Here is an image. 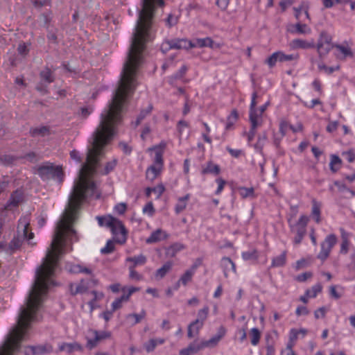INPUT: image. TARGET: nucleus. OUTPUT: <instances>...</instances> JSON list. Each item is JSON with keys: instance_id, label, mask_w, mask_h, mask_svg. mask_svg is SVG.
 <instances>
[{"instance_id": "nucleus-1", "label": "nucleus", "mask_w": 355, "mask_h": 355, "mask_svg": "<svg viewBox=\"0 0 355 355\" xmlns=\"http://www.w3.org/2000/svg\"><path fill=\"white\" fill-rule=\"evenodd\" d=\"M155 2L159 6L164 4V0H142V8L139 12L117 88L108 108L101 115L100 123L92 135V141H110L116 133V126L122 120L121 113L137 87L136 77L143 62L146 43L150 40V32Z\"/></svg>"}, {"instance_id": "nucleus-2", "label": "nucleus", "mask_w": 355, "mask_h": 355, "mask_svg": "<svg viewBox=\"0 0 355 355\" xmlns=\"http://www.w3.org/2000/svg\"><path fill=\"white\" fill-rule=\"evenodd\" d=\"M44 295H28L26 306H22L15 325L10 329L3 345L0 347V355H14L21 347V343L26 339L31 322L37 320V312L42 303Z\"/></svg>"}, {"instance_id": "nucleus-3", "label": "nucleus", "mask_w": 355, "mask_h": 355, "mask_svg": "<svg viewBox=\"0 0 355 355\" xmlns=\"http://www.w3.org/2000/svg\"><path fill=\"white\" fill-rule=\"evenodd\" d=\"M37 174L43 180L50 179L57 180L60 183L63 181L64 173L60 166H54L53 164L46 162L37 168Z\"/></svg>"}, {"instance_id": "nucleus-4", "label": "nucleus", "mask_w": 355, "mask_h": 355, "mask_svg": "<svg viewBox=\"0 0 355 355\" xmlns=\"http://www.w3.org/2000/svg\"><path fill=\"white\" fill-rule=\"evenodd\" d=\"M309 221V218L306 215H301L295 225L291 224V220H288L291 231L295 233V236L293 239V243L295 245H299L302 243L306 234V226Z\"/></svg>"}, {"instance_id": "nucleus-5", "label": "nucleus", "mask_w": 355, "mask_h": 355, "mask_svg": "<svg viewBox=\"0 0 355 355\" xmlns=\"http://www.w3.org/2000/svg\"><path fill=\"white\" fill-rule=\"evenodd\" d=\"M209 309L207 306H204L200 309L198 312V318L191 322L187 329V336L189 338H193V329L196 326V334H199L200 329H201L204 325L205 321L207 320L209 314Z\"/></svg>"}, {"instance_id": "nucleus-6", "label": "nucleus", "mask_w": 355, "mask_h": 355, "mask_svg": "<svg viewBox=\"0 0 355 355\" xmlns=\"http://www.w3.org/2000/svg\"><path fill=\"white\" fill-rule=\"evenodd\" d=\"M191 49V40L185 38H175L164 41L161 46V50L165 53L170 49Z\"/></svg>"}, {"instance_id": "nucleus-7", "label": "nucleus", "mask_w": 355, "mask_h": 355, "mask_svg": "<svg viewBox=\"0 0 355 355\" xmlns=\"http://www.w3.org/2000/svg\"><path fill=\"white\" fill-rule=\"evenodd\" d=\"M337 243V237L334 234H329L321 243V250L318 254V259L325 261L329 256L333 247Z\"/></svg>"}, {"instance_id": "nucleus-8", "label": "nucleus", "mask_w": 355, "mask_h": 355, "mask_svg": "<svg viewBox=\"0 0 355 355\" xmlns=\"http://www.w3.org/2000/svg\"><path fill=\"white\" fill-rule=\"evenodd\" d=\"M257 98V92H254L252 94V100L250 107L249 111V119L251 123V128L255 129L259 126H261L262 123L261 116L259 115L258 110L256 108L257 101L256 98Z\"/></svg>"}, {"instance_id": "nucleus-9", "label": "nucleus", "mask_w": 355, "mask_h": 355, "mask_svg": "<svg viewBox=\"0 0 355 355\" xmlns=\"http://www.w3.org/2000/svg\"><path fill=\"white\" fill-rule=\"evenodd\" d=\"M139 291V288L131 286L126 289V288H123V295L116 299L112 303V311H115L116 310L120 309L122 306V303L123 302L128 301L130 297L134 293Z\"/></svg>"}, {"instance_id": "nucleus-10", "label": "nucleus", "mask_w": 355, "mask_h": 355, "mask_svg": "<svg viewBox=\"0 0 355 355\" xmlns=\"http://www.w3.org/2000/svg\"><path fill=\"white\" fill-rule=\"evenodd\" d=\"M226 334V329L224 327L221 326L218 329L217 334L207 340L201 341L202 346L205 347H216L219 341L225 336Z\"/></svg>"}, {"instance_id": "nucleus-11", "label": "nucleus", "mask_w": 355, "mask_h": 355, "mask_svg": "<svg viewBox=\"0 0 355 355\" xmlns=\"http://www.w3.org/2000/svg\"><path fill=\"white\" fill-rule=\"evenodd\" d=\"M24 198V193L20 189H17L13 191L10 197L5 205V209L9 210L11 209L12 207H16L19 205V204L22 202Z\"/></svg>"}, {"instance_id": "nucleus-12", "label": "nucleus", "mask_w": 355, "mask_h": 355, "mask_svg": "<svg viewBox=\"0 0 355 355\" xmlns=\"http://www.w3.org/2000/svg\"><path fill=\"white\" fill-rule=\"evenodd\" d=\"M24 242V239L19 233V230L17 231V234L15 235L12 239L8 243V247L6 249V252L8 254H12L16 251L20 250Z\"/></svg>"}, {"instance_id": "nucleus-13", "label": "nucleus", "mask_w": 355, "mask_h": 355, "mask_svg": "<svg viewBox=\"0 0 355 355\" xmlns=\"http://www.w3.org/2000/svg\"><path fill=\"white\" fill-rule=\"evenodd\" d=\"M107 224V227L110 229L113 234H126V230L124 225L119 219L112 216H110L109 222Z\"/></svg>"}, {"instance_id": "nucleus-14", "label": "nucleus", "mask_w": 355, "mask_h": 355, "mask_svg": "<svg viewBox=\"0 0 355 355\" xmlns=\"http://www.w3.org/2000/svg\"><path fill=\"white\" fill-rule=\"evenodd\" d=\"M289 46L292 49H308L314 48L315 46V43L313 40L309 42V41H307L305 40L297 38V39L293 40L290 42Z\"/></svg>"}, {"instance_id": "nucleus-15", "label": "nucleus", "mask_w": 355, "mask_h": 355, "mask_svg": "<svg viewBox=\"0 0 355 355\" xmlns=\"http://www.w3.org/2000/svg\"><path fill=\"white\" fill-rule=\"evenodd\" d=\"M220 171L219 165L214 164L212 161H209L202 166L201 174H211L216 176L220 173Z\"/></svg>"}, {"instance_id": "nucleus-16", "label": "nucleus", "mask_w": 355, "mask_h": 355, "mask_svg": "<svg viewBox=\"0 0 355 355\" xmlns=\"http://www.w3.org/2000/svg\"><path fill=\"white\" fill-rule=\"evenodd\" d=\"M165 146L166 144L164 143H161L159 146H156L151 148V150L155 151L154 164L153 165L163 168V155Z\"/></svg>"}, {"instance_id": "nucleus-17", "label": "nucleus", "mask_w": 355, "mask_h": 355, "mask_svg": "<svg viewBox=\"0 0 355 355\" xmlns=\"http://www.w3.org/2000/svg\"><path fill=\"white\" fill-rule=\"evenodd\" d=\"M29 223L26 222H22L21 220L18 224L17 229L19 230L21 228L22 234H21L24 240H26L29 245L32 246L35 245V243H32L31 241L34 238V234L33 232H28Z\"/></svg>"}, {"instance_id": "nucleus-18", "label": "nucleus", "mask_w": 355, "mask_h": 355, "mask_svg": "<svg viewBox=\"0 0 355 355\" xmlns=\"http://www.w3.org/2000/svg\"><path fill=\"white\" fill-rule=\"evenodd\" d=\"M203 349L201 342L197 340L190 343L187 347L182 349L180 351V355H193L197 354Z\"/></svg>"}, {"instance_id": "nucleus-19", "label": "nucleus", "mask_w": 355, "mask_h": 355, "mask_svg": "<svg viewBox=\"0 0 355 355\" xmlns=\"http://www.w3.org/2000/svg\"><path fill=\"white\" fill-rule=\"evenodd\" d=\"M214 42L211 37H207L205 38H197L191 41V48L195 47H209L214 48Z\"/></svg>"}, {"instance_id": "nucleus-20", "label": "nucleus", "mask_w": 355, "mask_h": 355, "mask_svg": "<svg viewBox=\"0 0 355 355\" xmlns=\"http://www.w3.org/2000/svg\"><path fill=\"white\" fill-rule=\"evenodd\" d=\"M340 232L341 234L342 242L340 244V253L342 254H346L349 252V234L347 232L344 228H340Z\"/></svg>"}, {"instance_id": "nucleus-21", "label": "nucleus", "mask_w": 355, "mask_h": 355, "mask_svg": "<svg viewBox=\"0 0 355 355\" xmlns=\"http://www.w3.org/2000/svg\"><path fill=\"white\" fill-rule=\"evenodd\" d=\"M334 46L341 53L342 56L340 57V59L344 60L347 58H354V53L352 49L348 46L347 42H345L342 44H336Z\"/></svg>"}, {"instance_id": "nucleus-22", "label": "nucleus", "mask_w": 355, "mask_h": 355, "mask_svg": "<svg viewBox=\"0 0 355 355\" xmlns=\"http://www.w3.org/2000/svg\"><path fill=\"white\" fill-rule=\"evenodd\" d=\"M312 209H311V216L313 218L317 223H320L321 221V202L317 201L315 199H313L311 201Z\"/></svg>"}, {"instance_id": "nucleus-23", "label": "nucleus", "mask_w": 355, "mask_h": 355, "mask_svg": "<svg viewBox=\"0 0 355 355\" xmlns=\"http://www.w3.org/2000/svg\"><path fill=\"white\" fill-rule=\"evenodd\" d=\"M221 266L223 268L224 275L226 277L228 276L230 270H232L234 273L236 272V265L229 257H225L222 258Z\"/></svg>"}, {"instance_id": "nucleus-24", "label": "nucleus", "mask_w": 355, "mask_h": 355, "mask_svg": "<svg viewBox=\"0 0 355 355\" xmlns=\"http://www.w3.org/2000/svg\"><path fill=\"white\" fill-rule=\"evenodd\" d=\"M167 238V234L160 229H157L151 233L150 236L146 239L147 243H154Z\"/></svg>"}, {"instance_id": "nucleus-25", "label": "nucleus", "mask_w": 355, "mask_h": 355, "mask_svg": "<svg viewBox=\"0 0 355 355\" xmlns=\"http://www.w3.org/2000/svg\"><path fill=\"white\" fill-rule=\"evenodd\" d=\"M88 289L87 284L82 279L79 284H71L70 285V292L71 295H75L78 293H83Z\"/></svg>"}, {"instance_id": "nucleus-26", "label": "nucleus", "mask_w": 355, "mask_h": 355, "mask_svg": "<svg viewBox=\"0 0 355 355\" xmlns=\"http://www.w3.org/2000/svg\"><path fill=\"white\" fill-rule=\"evenodd\" d=\"M60 351H66L67 353H72L74 351H82L83 347L78 343H63L59 346Z\"/></svg>"}, {"instance_id": "nucleus-27", "label": "nucleus", "mask_w": 355, "mask_h": 355, "mask_svg": "<svg viewBox=\"0 0 355 355\" xmlns=\"http://www.w3.org/2000/svg\"><path fill=\"white\" fill-rule=\"evenodd\" d=\"M196 268L197 265H193L190 269L186 270L185 272L180 277V282H181L183 286H187L189 282H191Z\"/></svg>"}, {"instance_id": "nucleus-28", "label": "nucleus", "mask_w": 355, "mask_h": 355, "mask_svg": "<svg viewBox=\"0 0 355 355\" xmlns=\"http://www.w3.org/2000/svg\"><path fill=\"white\" fill-rule=\"evenodd\" d=\"M286 251H284L280 255L274 257L272 259L271 267H283L286 263Z\"/></svg>"}, {"instance_id": "nucleus-29", "label": "nucleus", "mask_w": 355, "mask_h": 355, "mask_svg": "<svg viewBox=\"0 0 355 355\" xmlns=\"http://www.w3.org/2000/svg\"><path fill=\"white\" fill-rule=\"evenodd\" d=\"M162 169V168L161 167L155 165H151L146 170V178L150 181H153L159 175Z\"/></svg>"}, {"instance_id": "nucleus-30", "label": "nucleus", "mask_w": 355, "mask_h": 355, "mask_svg": "<svg viewBox=\"0 0 355 355\" xmlns=\"http://www.w3.org/2000/svg\"><path fill=\"white\" fill-rule=\"evenodd\" d=\"M164 342L165 340L164 338H152L149 340L148 342L144 343V348L148 353H150L153 352L158 345H162L164 343Z\"/></svg>"}, {"instance_id": "nucleus-31", "label": "nucleus", "mask_w": 355, "mask_h": 355, "mask_svg": "<svg viewBox=\"0 0 355 355\" xmlns=\"http://www.w3.org/2000/svg\"><path fill=\"white\" fill-rule=\"evenodd\" d=\"M185 248V246L180 243H175L170 245L166 250V255L170 257H174L176 254Z\"/></svg>"}, {"instance_id": "nucleus-32", "label": "nucleus", "mask_w": 355, "mask_h": 355, "mask_svg": "<svg viewBox=\"0 0 355 355\" xmlns=\"http://www.w3.org/2000/svg\"><path fill=\"white\" fill-rule=\"evenodd\" d=\"M40 76L41 78V81L43 83L45 82L46 84H50L55 80L53 72L48 67H46L40 73Z\"/></svg>"}, {"instance_id": "nucleus-33", "label": "nucleus", "mask_w": 355, "mask_h": 355, "mask_svg": "<svg viewBox=\"0 0 355 355\" xmlns=\"http://www.w3.org/2000/svg\"><path fill=\"white\" fill-rule=\"evenodd\" d=\"M153 109V106L152 104H148V106L145 108V109H142L137 119H136V121L135 123V127H137L141 122L142 121L148 116L149 115L152 110Z\"/></svg>"}, {"instance_id": "nucleus-34", "label": "nucleus", "mask_w": 355, "mask_h": 355, "mask_svg": "<svg viewBox=\"0 0 355 355\" xmlns=\"http://www.w3.org/2000/svg\"><path fill=\"white\" fill-rule=\"evenodd\" d=\"M342 159L336 155H331L329 168L332 173H336L341 167Z\"/></svg>"}, {"instance_id": "nucleus-35", "label": "nucleus", "mask_w": 355, "mask_h": 355, "mask_svg": "<svg viewBox=\"0 0 355 355\" xmlns=\"http://www.w3.org/2000/svg\"><path fill=\"white\" fill-rule=\"evenodd\" d=\"M173 263L171 261L166 262L160 268L157 269L155 272V277L162 279L171 270Z\"/></svg>"}, {"instance_id": "nucleus-36", "label": "nucleus", "mask_w": 355, "mask_h": 355, "mask_svg": "<svg viewBox=\"0 0 355 355\" xmlns=\"http://www.w3.org/2000/svg\"><path fill=\"white\" fill-rule=\"evenodd\" d=\"M238 191L241 197L243 199L250 198H255L256 195L254 193V189L253 187H239L238 188Z\"/></svg>"}, {"instance_id": "nucleus-37", "label": "nucleus", "mask_w": 355, "mask_h": 355, "mask_svg": "<svg viewBox=\"0 0 355 355\" xmlns=\"http://www.w3.org/2000/svg\"><path fill=\"white\" fill-rule=\"evenodd\" d=\"M335 44H326L324 43H318L317 44V51L319 54L320 58H323L326 55L329 53V52L333 49L335 48Z\"/></svg>"}, {"instance_id": "nucleus-38", "label": "nucleus", "mask_w": 355, "mask_h": 355, "mask_svg": "<svg viewBox=\"0 0 355 355\" xmlns=\"http://www.w3.org/2000/svg\"><path fill=\"white\" fill-rule=\"evenodd\" d=\"M35 355H44L53 352V347L49 343L35 345Z\"/></svg>"}, {"instance_id": "nucleus-39", "label": "nucleus", "mask_w": 355, "mask_h": 355, "mask_svg": "<svg viewBox=\"0 0 355 355\" xmlns=\"http://www.w3.org/2000/svg\"><path fill=\"white\" fill-rule=\"evenodd\" d=\"M190 198V195L188 193L186 196L179 198L178 203L175 207V211L176 214H180L187 207V202Z\"/></svg>"}, {"instance_id": "nucleus-40", "label": "nucleus", "mask_w": 355, "mask_h": 355, "mask_svg": "<svg viewBox=\"0 0 355 355\" xmlns=\"http://www.w3.org/2000/svg\"><path fill=\"white\" fill-rule=\"evenodd\" d=\"M126 261L132 263L130 266L135 268L138 265H144L146 262V257L143 254H139V256L128 257Z\"/></svg>"}, {"instance_id": "nucleus-41", "label": "nucleus", "mask_w": 355, "mask_h": 355, "mask_svg": "<svg viewBox=\"0 0 355 355\" xmlns=\"http://www.w3.org/2000/svg\"><path fill=\"white\" fill-rule=\"evenodd\" d=\"M279 55L280 62L289 61H295L297 62L300 58V55L298 53L285 54L283 51H279Z\"/></svg>"}, {"instance_id": "nucleus-42", "label": "nucleus", "mask_w": 355, "mask_h": 355, "mask_svg": "<svg viewBox=\"0 0 355 355\" xmlns=\"http://www.w3.org/2000/svg\"><path fill=\"white\" fill-rule=\"evenodd\" d=\"M49 133V128L47 126H41L33 128L30 130V134L32 137H44Z\"/></svg>"}, {"instance_id": "nucleus-43", "label": "nucleus", "mask_w": 355, "mask_h": 355, "mask_svg": "<svg viewBox=\"0 0 355 355\" xmlns=\"http://www.w3.org/2000/svg\"><path fill=\"white\" fill-rule=\"evenodd\" d=\"M294 30H291V33L297 34H306L310 33L311 29L305 24L300 22L297 23L293 26Z\"/></svg>"}, {"instance_id": "nucleus-44", "label": "nucleus", "mask_w": 355, "mask_h": 355, "mask_svg": "<svg viewBox=\"0 0 355 355\" xmlns=\"http://www.w3.org/2000/svg\"><path fill=\"white\" fill-rule=\"evenodd\" d=\"M239 117L238 112L236 110H233L227 119V123L225 125L226 130H230L232 128L234 124L236 123Z\"/></svg>"}, {"instance_id": "nucleus-45", "label": "nucleus", "mask_w": 355, "mask_h": 355, "mask_svg": "<svg viewBox=\"0 0 355 355\" xmlns=\"http://www.w3.org/2000/svg\"><path fill=\"white\" fill-rule=\"evenodd\" d=\"M267 140V134L266 132H263V134L259 135L258 136L257 141L254 145V148L261 153L263 150V146L265 144L266 141Z\"/></svg>"}, {"instance_id": "nucleus-46", "label": "nucleus", "mask_w": 355, "mask_h": 355, "mask_svg": "<svg viewBox=\"0 0 355 355\" xmlns=\"http://www.w3.org/2000/svg\"><path fill=\"white\" fill-rule=\"evenodd\" d=\"M279 62V51H276L270 55L266 60V64L270 68H272L275 66L276 63Z\"/></svg>"}, {"instance_id": "nucleus-47", "label": "nucleus", "mask_w": 355, "mask_h": 355, "mask_svg": "<svg viewBox=\"0 0 355 355\" xmlns=\"http://www.w3.org/2000/svg\"><path fill=\"white\" fill-rule=\"evenodd\" d=\"M322 286L320 284H316L311 287V289L306 291V294L309 296L310 298L315 297L318 293H321Z\"/></svg>"}, {"instance_id": "nucleus-48", "label": "nucleus", "mask_w": 355, "mask_h": 355, "mask_svg": "<svg viewBox=\"0 0 355 355\" xmlns=\"http://www.w3.org/2000/svg\"><path fill=\"white\" fill-rule=\"evenodd\" d=\"M250 336L251 337V343L252 345H257L260 340L261 338V332L260 331L254 327L250 330Z\"/></svg>"}, {"instance_id": "nucleus-49", "label": "nucleus", "mask_w": 355, "mask_h": 355, "mask_svg": "<svg viewBox=\"0 0 355 355\" xmlns=\"http://www.w3.org/2000/svg\"><path fill=\"white\" fill-rule=\"evenodd\" d=\"M16 158L11 155L0 154V164L8 166L12 164Z\"/></svg>"}, {"instance_id": "nucleus-50", "label": "nucleus", "mask_w": 355, "mask_h": 355, "mask_svg": "<svg viewBox=\"0 0 355 355\" xmlns=\"http://www.w3.org/2000/svg\"><path fill=\"white\" fill-rule=\"evenodd\" d=\"M258 257V252L256 250H252L242 253V258L245 261L257 260Z\"/></svg>"}, {"instance_id": "nucleus-51", "label": "nucleus", "mask_w": 355, "mask_h": 355, "mask_svg": "<svg viewBox=\"0 0 355 355\" xmlns=\"http://www.w3.org/2000/svg\"><path fill=\"white\" fill-rule=\"evenodd\" d=\"M146 316V311L144 310H142L141 311L140 313L137 314V313H130V314H128L127 316H126V318L127 319H130V318H134L135 320L134 322H132V324H136L139 322H140V321L144 318Z\"/></svg>"}, {"instance_id": "nucleus-52", "label": "nucleus", "mask_w": 355, "mask_h": 355, "mask_svg": "<svg viewBox=\"0 0 355 355\" xmlns=\"http://www.w3.org/2000/svg\"><path fill=\"white\" fill-rule=\"evenodd\" d=\"M318 43L334 44L332 43V37L325 31H323L320 33Z\"/></svg>"}, {"instance_id": "nucleus-53", "label": "nucleus", "mask_w": 355, "mask_h": 355, "mask_svg": "<svg viewBox=\"0 0 355 355\" xmlns=\"http://www.w3.org/2000/svg\"><path fill=\"white\" fill-rule=\"evenodd\" d=\"M318 69L320 70L324 71L327 74H331L334 71H338L340 69V66L338 65L336 67H327L325 64L320 63L318 64Z\"/></svg>"}, {"instance_id": "nucleus-54", "label": "nucleus", "mask_w": 355, "mask_h": 355, "mask_svg": "<svg viewBox=\"0 0 355 355\" xmlns=\"http://www.w3.org/2000/svg\"><path fill=\"white\" fill-rule=\"evenodd\" d=\"M114 250V243L112 241L109 240L105 246L101 250V252L103 254H108L112 253Z\"/></svg>"}, {"instance_id": "nucleus-55", "label": "nucleus", "mask_w": 355, "mask_h": 355, "mask_svg": "<svg viewBox=\"0 0 355 355\" xmlns=\"http://www.w3.org/2000/svg\"><path fill=\"white\" fill-rule=\"evenodd\" d=\"M116 164H117L116 159H113L112 161L107 162L105 166L104 171L102 173V174L107 175L108 173H110L111 171H112L114 169V168L116 166Z\"/></svg>"}, {"instance_id": "nucleus-56", "label": "nucleus", "mask_w": 355, "mask_h": 355, "mask_svg": "<svg viewBox=\"0 0 355 355\" xmlns=\"http://www.w3.org/2000/svg\"><path fill=\"white\" fill-rule=\"evenodd\" d=\"M187 69H188L186 65L182 66L181 68L173 75L172 78L174 80L181 79L186 74Z\"/></svg>"}, {"instance_id": "nucleus-57", "label": "nucleus", "mask_w": 355, "mask_h": 355, "mask_svg": "<svg viewBox=\"0 0 355 355\" xmlns=\"http://www.w3.org/2000/svg\"><path fill=\"white\" fill-rule=\"evenodd\" d=\"M134 266H129V277L132 279H135L137 281H140L143 279V276L139 274L135 270Z\"/></svg>"}, {"instance_id": "nucleus-58", "label": "nucleus", "mask_w": 355, "mask_h": 355, "mask_svg": "<svg viewBox=\"0 0 355 355\" xmlns=\"http://www.w3.org/2000/svg\"><path fill=\"white\" fill-rule=\"evenodd\" d=\"M216 182L218 184V188L215 191L216 195L220 194L226 184V181L221 178H218L216 180Z\"/></svg>"}, {"instance_id": "nucleus-59", "label": "nucleus", "mask_w": 355, "mask_h": 355, "mask_svg": "<svg viewBox=\"0 0 355 355\" xmlns=\"http://www.w3.org/2000/svg\"><path fill=\"white\" fill-rule=\"evenodd\" d=\"M40 20L42 21V22L43 23V26L45 28H49V24L51 21V16L48 14L43 13V14L40 15Z\"/></svg>"}, {"instance_id": "nucleus-60", "label": "nucleus", "mask_w": 355, "mask_h": 355, "mask_svg": "<svg viewBox=\"0 0 355 355\" xmlns=\"http://www.w3.org/2000/svg\"><path fill=\"white\" fill-rule=\"evenodd\" d=\"M143 212L152 216L155 214V209L152 202H148L143 208Z\"/></svg>"}, {"instance_id": "nucleus-61", "label": "nucleus", "mask_w": 355, "mask_h": 355, "mask_svg": "<svg viewBox=\"0 0 355 355\" xmlns=\"http://www.w3.org/2000/svg\"><path fill=\"white\" fill-rule=\"evenodd\" d=\"M35 89L42 94H47L49 93L47 84L40 81L37 85Z\"/></svg>"}, {"instance_id": "nucleus-62", "label": "nucleus", "mask_w": 355, "mask_h": 355, "mask_svg": "<svg viewBox=\"0 0 355 355\" xmlns=\"http://www.w3.org/2000/svg\"><path fill=\"white\" fill-rule=\"evenodd\" d=\"M127 209V205L124 202L118 203L114 207V211L120 215L123 214Z\"/></svg>"}, {"instance_id": "nucleus-63", "label": "nucleus", "mask_w": 355, "mask_h": 355, "mask_svg": "<svg viewBox=\"0 0 355 355\" xmlns=\"http://www.w3.org/2000/svg\"><path fill=\"white\" fill-rule=\"evenodd\" d=\"M24 157L32 163H35L39 160L37 155L34 152H29L26 153Z\"/></svg>"}, {"instance_id": "nucleus-64", "label": "nucleus", "mask_w": 355, "mask_h": 355, "mask_svg": "<svg viewBox=\"0 0 355 355\" xmlns=\"http://www.w3.org/2000/svg\"><path fill=\"white\" fill-rule=\"evenodd\" d=\"M153 192L157 195V198H159L165 191V188L163 184H158L157 187L152 188Z\"/></svg>"}]
</instances>
